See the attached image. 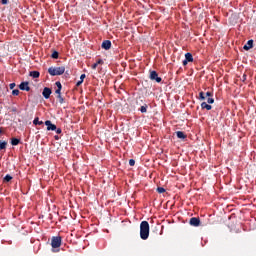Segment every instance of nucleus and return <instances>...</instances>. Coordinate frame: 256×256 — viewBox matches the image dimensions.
Returning <instances> with one entry per match:
<instances>
[{
  "instance_id": "obj_1",
  "label": "nucleus",
  "mask_w": 256,
  "mask_h": 256,
  "mask_svg": "<svg viewBox=\"0 0 256 256\" xmlns=\"http://www.w3.org/2000/svg\"><path fill=\"white\" fill-rule=\"evenodd\" d=\"M140 237L143 240L149 239V222L142 221L140 224Z\"/></svg>"
},
{
  "instance_id": "obj_2",
  "label": "nucleus",
  "mask_w": 256,
  "mask_h": 256,
  "mask_svg": "<svg viewBox=\"0 0 256 256\" xmlns=\"http://www.w3.org/2000/svg\"><path fill=\"white\" fill-rule=\"evenodd\" d=\"M48 73L49 75H51L52 77H55L57 75H63V73H65V67L64 66H60V67H50L48 69Z\"/></svg>"
},
{
  "instance_id": "obj_3",
  "label": "nucleus",
  "mask_w": 256,
  "mask_h": 256,
  "mask_svg": "<svg viewBox=\"0 0 256 256\" xmlns=\"http://www.w3.org/2000/svg\"><path fill=\"white\" fill-rule=\"evenodd\" d=\"M51 246L53 249H59V247H61V237L60 236L53 237L51 240Z\"/></svg>"
},
{
  "instance_id": "obj_4",
  "label": "nucleus",
  "mask_w": 256,
  "mask_h": 256,
  "mask_svg": "<svg viewBox=\"0 0 256 256\" xmlns=\"http://www.w3.org/2000/svg\"><path fill=\"white\" fill-rule=\"evenodd\" d=\"M150 79L152 81H156V83H161V77H159V74H157L156 71H151L150 72Z\"/></svg>"
},
{
  "instance_id": "obj_5",
  "label": "nucleus",
  "mask_w": 256,
  "mask_h": 256,
  "mask_svg": "<svg viewBox=\"0 0 256 256\" xmlns=\"http://www.w3.org/2000/svg\"><path fill=\"white\" fill-rule=\"evenodd\" d=\"M45 125L47 127V131H56L57 130V126L53 123H51L50 120L45 121Z\"/></svg>"
},
{
  "instance_id": "obj_6",
  "label": "nucleus",
  "mask_w": 256,
  "mask_h": 256,
  "mask_svg": "<svg viewBox=\"0 0 256 256\" xmlns=\"http://www.w3.org/2000/svg\"><path fill=\"white\" fill-rule=\"evenodd\" d=\"M19 89H21V91H31V88L29 87V82H22L19 85Z\"/></svg>"
},
{
  "instance_id": "obj_7",
  "label": "nucleus",
  "mask_w": 256,
  "mask_h": 256,
  "mask_svg": "<svg viewBox=\"0 0 256 256\" xmlns=\"http://www.w3.org/2000/svg\"><path fill=\"white\" fill-rule=\"evenodd\" d=\"M200 223H201V220H199V218L197 217H193L190 219V225H192V227H199Z\"/></svg>"
},
{
  "instance_id": "obj_8",
  "label": "nucleus",
  "mask_w": 256,
  "mask_h": 256,
  "mask_svg": "<svg viewBox=\"0 0 256 256\" xmlns=\"http://www.w3.org/2000/svg\"><path fill=\"white\" fill-rule=\"evenodd\" d=\"M42 95L45 99H49L51 97V90L48 87L44 88Z\"/></svg>"
},
{
  "instance_id": "obj_9",
  "label": "nucleus",
  "mask_w": 256,
  "mask_h": 256,
  "mask_svg": "<svg viewBox=\"0 0 256 256\" xmlns=\"http://www.w3.org/2000/svg\"><path fill=\"white\" fill-rule=\"evenodd\" d=\"M102 49H105L106 51H108V49H111V41L105 40L102 43Z\"/></svg>"
},
{
  "instance_id": "obj_10",
  "label": "nucleus",
  "mask_w": 256,
  "mask_h": 256,
  "mask_svg": "<svg viewBox=\"0 0 256 256\" xmlns=\"http://www.w3.org/2000/svg\"><path fill=\"white\" fill-rule=\"evenodd\" d=\"M245 51H249V49H253V40H249L243 47Z\"/></svg>"
},
{
  "instance_id": "obj_11",
  "label": "nucleus",
  "mask_w": 256,
  "mask_h": 256,
  "mask_svg": "<svg viewBox=\"0 0 256 256\" xmlns=\"http://www.w3.org/2000/svg\"><path fill=\"white\" fill-rule=\"evenodd\" d=\"M185 59L187 60L188 63H193V55L191 53H186Z\"/></svg>"
},
{
  "instance_id": "obj_12",
  "label": "nucleus",
  "mask_w": 256,
  "mask_h": 256,
  "mask_svg": "<svg viewBox=\"0 0 256 256\" xmlns=\"http://www.w3.org/2000/svg\"><path fill=\"white\" fill-rule=\"evenodd\" d=\"M39 71H31L30 72V77H33V79H39Z\"/></svg>"
},
{
  "instance_id": "obj_13",
  "label": "nucleus",
  "mask_w": 256,
  "mask_h": 256,
  "mask_svg": "<svg viewBox=\"0 0 256 256\" xmlns=\"http://www.w3.org/2000/svg\"><path fill=\"white\" fill-rule=\"evenodd\" d=\"M202 109H207V111H211V105L207 104V102H202L201 104Z\"/></svg>"
},
{
  "instance_id": "obj_14",
  "label": "nucleus",
  "mask_w": 256,
  "mask_h": 256,
  "mask_svg": "<svg viewBox=\"0 0 256 256\" xmlns=\"http://www.w3.org/2000/svg\"><path fill=\"white\" fill-rule=\"evenodd\" d=\"M176 135H177L178 139H186L187 138V135H185V133L181 132V131L176 132Z\"/></svg>"
},
{
  "instance_id": "obj_15",
  "label": "nucleus",
  "mask_w": 256,
  "mask_h": 256,
  "mask_svg": "<svg viewBox=\"0 0 256 256\" xmlns=\"http://www.w3.org/2000/svg\"><path fill=\"white\" fill-rule=\"evenodd\" d=\"M3 149H7V142L0 140V151H3Z\"/></svg>"
},
{
  "instance_id": "obj_16",
  "label": "nucleus",
  "mask_w": 256,
  "mask_h": 256,
  "mask_svg": "<svg viewBox=\"0 0 256 256\" xmlns=\"http://www.w3.org/2000/svg\"><path fill=\"white\" fill-rule=\"evenodd\" d=\"M199 99H200V101H205L207 99V97L205 96V93L200 92L199 93Z\"/></svg>"
},
{
  "instance_id": "obj_17",
  "label": "nucleus",
  "mask_w": 256,
  "mask_h": 256,
  "mask_svg": "<svg viewBox=\"0 0 256 256\" xmlns=\"http://www.w3.org/2000/svg\"><path fill=\"white\" fill-rule=\"evenodd\" d=\"M11 179H13V177L9 174H7L5 177H4V181L5 183H9V181H11Z\"/></svg>"
},
{
  "instance_id": "obj_18",
  "label": "nucleus",
  "mask_w": 256,
  "mask_h": 256,
  "mask_svg": "<svg viewBox=\"0 0 256 256\" xmlns=\"http://www.w3.org/2000/svg\"><path fill=\"white\" fill-rule=\"evenodd\" d=\"M33 123L34 125H43V121H39V118H35Z\"/></svg>"
},
{
  "instance_id": "obj_19",
  "label": "nucleus",
  "mask_w": 256,
  "mask_h": 256,
  "mask_svg": "<svg viewBox=\"0 0 256 256\" xmlns=\"http://www.w3.org/2000/svg\"><path fill=\"white\" fill-rule=\"evenodd\" d=\"M52 59H59V52L54 51V52L52 53Z\"/></svg>"
},
{
  "instance_id": "obj_20",
  "label": "nucleus",
  "mask_w": 256,
  "mask_h": 256,
  "mask_svg": "<svg viewBox=\"0 0 256 256\" xmlns=\"http://www.w3.org/2000/svg\"><path fill=\"white\" fill-rule=\"evenodd\" d=\"M206 101H207V103H209V105L215 103V99H213L211 97L206 98Z\"/></svg>"
},
{
  "instance_id": "obj_21",
  "label": "nucleus",
  "mask_w": 256,
  "mask_h": 256,
  "mask_svg": "<svg viewBox=\"0 0 256 256\" xmlns=\"http://www.w3.org/2000/svg\"><path fill=\"white\" fill-rule=\"evenodd\" d=\"M11 143H12V145H19V139L13 138Z\"/></svg>"
},
{
  "instance_id": "obj_22",
  "label": "nucleus",
  "mask_w": 256,
  "mask_h": 256,
  "mask_svg": "<svg viewBox=\"0 0 256 256\" xmlns=\"http://www.w3.org/2000/svg\"><path fill=\"white\" fill-rule=\"evenodd\" d=\"M140 111L141 113H147V106H141Z\"/></svg>"
},
{
  "instance_id": "obj_23",
  "label": "nucleus",
  "mask_w": 256,
  "mask_h": 256,
  "mask_svg": "<svg viewBox=\"0 0 256 256\" xmlns=\"http://www.w3.org/2000/svg\"><path fill=\"white\" fill-rule=\"evenodd\" d=\"M157 191H158L159 193H165V188H163V187H158V188H157Z\"/></svg>"
},
{
  "instance_id": "obj_24",
  "label": "nucleus",
  "mask_w": 256,
  "mask_h": 256,
  "mask_svg": "<svg viewBox=\"0 0 256 256\" xmlns=\"http://www.w3.org/2000/svg\"><path fill=\"white\" fill-rule=\"evenodd\" d=\"M129 165L130 167H134L135 166V161L133 159L129 160Z\"/></svg>"
},
{
  "instance_id": "obj_25",
  "label": "nucleus",
  "mask_w": 256,
  "mask_h": 256,
  "mask_svg": "<svg viewBox=\"0 0 256 256\" xmlns=\"http://www.w3.org/2000/svg\"><path fill=\"white\" fill-rule=\"evenodd\" d=\"M12 95H15V96L19 95V89L13 90Z\"/></svg>"
},
{
  "instance_id": "obj_26",
  "label": "nucleus",
  "mask_w": 256,
  "mask_h": 256,
  "mask_svg": "<svg viewBox=\"0 0 256 256\" xmlns=\"http://www.w3.org/2000/svg\"><path fill=\"white\" fill-rule=\"evenodd\" d=\"M56 133H57V135H61V133H62L61 128H56Z\"/></svg>"
},
{
  "instance_id": "obj_27",
  "label": "nucleus",
  "mask_w": 256,
  "mask_h": 256,
  "mask_svg": "<svg viewBox=\"0 0 256 256\" xmlns=\"http://www.w3.org/2000/svg\"><path fill=\"white\" fill-rule=\"evenodd\" d=\"M56 87H58V89H62L61 82H56Z\"/></svg>"
},
{
  "instance_id": "obj_28",
  "label": "nucleus",
  "mask_w": 256,
  "mask_h": 256,
  "mask_svg": "<svg viewBox=\"0 0 256 256\" xmlns=\"http://www.w3.org/2000/svg\"><path fill=\"white\" fill-rule=\"evenodd\" d=\"M59 103H63V97L61 95H58Z\"/></svg>"
},
{
  "instance_id": "obj_29",
  "label": "nucleus",
  "mask_w": 256,
  "mask_h": 256,
  "mask_svg": "<svg viewBox=\"0 0 256 256\" xmlns=\"http://www.w3.org/2000/svg\"><path fill=\"white\" fill-rule=\"evenodd\" d=\"M98 65H99V63H94V64L92 65V69H97Z\"/></svg>"
},
{
  "instance_id": "obj_30",
  "label": "nucleus",
  "mask_w": 256,
  "mask_h": 256,
  "mask_svg": "<svg viewBox=\"0 0 256 256\" xmlns=\"http://www.w3.org/2000/svg\"><path fill=\"white\" fill-rule=\"evenodd\" d=\"M55 93H56L57 95H61V88H58V89L55 91Z\"/></svg>"
},
{
  "instance_id": "obj_31",
  "label": "nucleus",
  "mask_w": 256,
  "mask_h": 256,
  "mask_svg": "<svg viewBox=\"0 0 256 256\" xmlns=\"http://www.w3.org/2000/svg\"><path fill=\"white\" fill-rule=\"evenodd\" d=\"M204 95H205L206 98H209V97H211L212 94H211V92H207V93L204 94Z\"/></svg>"
},
{
  "instance_id": "obj_32",
  "label": "nucleus",
  "mask_w": 256,
  "mask_h": 256,
  "mask_svg": "<svg viewBox=\"0 0 256 256\" xmlns=\"http://www.w3.org/2000/svg\"><path fill=\"white\" fill-rule=\"evenodd\" d=\"M84 79H85V74H82L81 76H80V81H84Z\"/></svg>"
},
{
  "instance_id": "obj_33",
  "label": "nucleus",
  "mask_w": 256,
  "mask_h": 256,
  "mask_svg": "<svg viewBox=\"0 0 256 256\" xmlns=\"http://www.w3.org/2000/svg\"><path fill=\"white\" fill-rule=\"evenodd\" d=\"M9 87H10V89H15V83H11V84L9 85Z\"/></svg>"
},
{
  "instance_id": "obj_34",
  "label": "nucleus",
  "mask_w": 256,
  "mask_h": 256,
  "mask_svg": "<svg viewBox=\"0 0 256 256\" xmlns=\"http://www.w3.org/2000/svg\"><path fill=\"white\" fill-rule=\"evenodd\" d=\"M83 83V80H80L76 83L77 87H79V85H81Z\"/></svg>"
},
{
  "instance_id": "obj_35",
  "label": "nucleus",
  "mask_w": 256,
  "mask_h": 256,
  "mask_svg": "<svg viewBox=\"0 0 256 256\" xmlns=\"http://www.w3.org/2000/svg\"><path fill=\"white\" fill-rule=\"evenodd\" d=\"M7 2H8L7 0H2L1 1L2 5H7Z\"/></svg>"
},
{
  "instance_id": "obj_36",
  "label": "nucleus",
  "mask_w": 256,
  "mask_h": 256,
  "mask_svg": "<svg viewBox=\"0 0 256 256\" xmlns=\"http://www.w3.org/2000/svg\"><path fill=\"white\" fill-rule=\"evenodd\" d=\"M183 65H187L189 62H188V60L187 59H185V60H183Z\"/></svg>"
},
{
  "instance_id": "obj_37",
  "label": "nucleus",
  "mask_w": 256,
  "mask_h": 256,
  "mask_svg": "<svg viewBox=\"0 0 256 256\" xmlns=\"http://www.w3.org/2000/svg\"><path fill=\"white\" fill-rule=\"evenodd\" d=\"M96 63H98V65H101V63H103V60H98Z\"/></svg>"
},
{
  "instance_id": "obj_38",
  "label": "nucleus",
  "mask_w": 256,
  "mask_h": 256,
  "mask_svg": "<svg viewBox=\"0 0 256 256\" xmlns=\"http://www.w3.org/2000/svg\"><path fill=\"white\" fill-rule=\"evenodd\" d=\"M56 141H59V136H55Z\"/></svg>"
},
{
  "instance_id": "obj_39",
  "label": "nucleus",
  "mask_w": 256,
  "mask_h": 256,
  "mask_svg": "<svg viewBox=\"0 0 256 256\" xmlns=\"http://www.w3.org/2000/svg\"><path fill=\"white\" fill-rule=\"evenodd\" d=\"M0 133H3V131L0 129Z\"/></svg>"
}]
</instances>
